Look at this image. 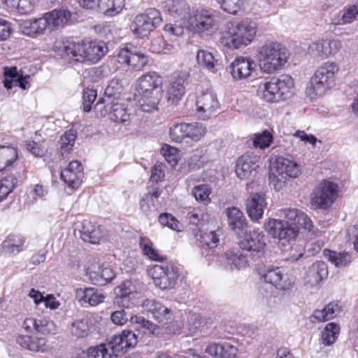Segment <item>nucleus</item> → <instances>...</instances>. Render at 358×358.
<instances>
[{
  "mask_svg": "<svg viewBox=\"0 0 358 358\" xmlns=\"http://www.w3.org/2000/svg\"><path fill=\"white\" fill-rule=\"evenodd\" d=\"M102 271L101 275L98 276L95 271H91L92 275L93 276V283L99 285H105L106 284L111 282L115 277V273L114 270L110 266H105L101 265Z\"/></svg>",
  "mask_w": 358,
  "mask_h": 358,
  "instance_id": "09e8293b",
  "label": "nucleus"
},
{
  "mask_svg": "<svg viewBox=\"0 0 358 358\" xmlns=\"http://www.w3.org/2000/svg\"><path fill=\"white\" fill-rule=\"evenodd\" d=\"M196 106L198 117L206 120L220 108V103L214 92L206 91L197 96Z\"/></svg>",
  "mask_w": 358,
  "mask_h": 358,
  "instance_id": "2eb2a0df",
  "label": "nucleus"
},
{
  "mask_svg": "<svg viewBox=\"0 0 358 358\" xmlns=\"http://www.w3.org/2000/svg\"><path fill=\"white\" fill-rule=\"evenodd\" d=\"M221 8L230 14H236L241 9L242 2L241 0H215Z\"/></svg>",
  "mask_w": 358,
  "mask_h": 358,
  "instance_id": "0e129e2a",
  "label": "nucleus"
},
{
  "mask_svg": "<svg viewBox=\"0 0 358 358\" xmlns=\"http://www.w3.org/2000/svg\"><path fill=\"white\" fill-rule=\"evenodd\" d=\"M139 334L129 330H124L121 334L113 336L106 344L112 352V355L117 357L119 353H124L127 348H134L138 343Z\"/></svg>",
  "mask_w": 358,
  "mask_h": 358,
  "instance_id": "4468645a",
  "label": "nucleus"
},
{
  "mask_svg": "<svg viewBox=\"0 0 358 358\" xmlns=\"http://www.w3.org/2000/svg\"><path fill=\"white\" fill-rule=\"evenodd\" d=\"M293 87L292 78L287 75H281L260 83L257 95L266 102H278L291 97Z\"/></svg>",
  "mask_w": 358,
  "mask_h": 358,
  "instance_id": "20e7f679",
  "label": "nucleus"
},
{
  "mask_svg": "<svg viewBox=\"0 0 358 358\" xmlns=\"http://www.w3.org/2000/svg\"><path fill=\"white\" fill-rule=\"evenodd\" d=\"M310 52L314 56L328 57L329 51L327 50V40H320L312 43L309 46Z\"/></svg>",
  "mask_w": 358,
  "mask_h": 358,
  "instance_id": "bf43d9fd",
  "label": "nucleus"
},
{
  "mask_svg": "<svg viewBox=\"0 0 358 358\" xmlns=\"http://www.w3.org/2000/svg\"><path fill=\"white\" fill-rule=\"evenodd\" d=\"M159 222L162 226L168 227L175 231H180V222L171 214H161L159 216Z\"/></svg>",
  "mask_w": 358,
  "mask_h": 358,
  "instance_id": "69168bd1",
  "label": "nucleus"
},
{
  "mask_svg": "<svg viewBox=\"0 0 358 358\" xmlns=\"http://www.w3.org/2000/svg\"><path fill=\"white\" fill-rule=\"evenodd\" d=\"M266 231L273 238H278L279 243L285 247L290 245L299 236V228L294 223H287L275 219H270L265 223Z\"/></svg>",
  "mask_w": 358,
  "mask_h": 358,
  "instance_id": "1a4fd4ad",
  "label": "nucleus"
},
{
  "mask_svg": "<svg viewBox=\"0 0 358 358\" xmlns=\"http://www.w3.org/2000/svg\"><path fill=\"white\" fill-rule=\"evenodd\" d=\"M301 170L299 164L294 161L283 157H276L272 162L269 171V184L279 191L290 178H296Z\"/></svg>",
  "mask_w": 358,
  "mask_h": 358,
  "instance_id": "6e6552de",
  "label": "nucleus"
},
{
  "mask_svg": "<svg viewBox=\"0 0 358 358\" xmlns=\"http://www.w3.org/2000/svg\"><path fill=\"white\" fill-rule=\"evenodd\" d=\"M84 173L81 164L78 161H73L69 164L66 169L61 172V178L70 187L77 188L82 183Z\"/></svg>",
  "mask_w": 358,
  "mask_h": 358,
  "instance_id": "b1692460",
  "label": "nucleus"
},
{
  "mask_svg": "<svg viewBox=\"0 0 358 358\" xmlns=\"http://www.w3.org/2000/svg\"><path fill=\"white\" fill-rule=\"evenodd\" d=\"M259 168L257 162L248 155L240 157L236 164V173L241 180H251L257 175V169Z\"/></svg>",
  "mask_w": 358,
  "mask_h": 358,
  "instance_id": "5701e85b",
  "label": "nucleus"
},
{
  "mask_svg": "<svg viewBox=\"0 0 358 358\" xmlns=\"http://www.w3.org/2000/svg\"><path fill=\"white\" fill-rule=\"evenodd\" d=\"M340 331L339 326L334 323H328L322 334V343L325 345L334 343Z\"/></svg>",
  "mask_w": 358,
  "mask_h": 358,
  "instance_id": "de8ad7c7",
  "label": "nucleus"
},
{
  "mask_svg": "<svg viewBox=\"0 0 358 358\" xmlns=\"http://www.w3.org/2000/svg\"><path fill=\"white\" fill-rule=\"evenodd\" d=\"M358 16V1L354 4L346 6L336 17V24H347L352 22Z\"/></svg>",
  "mask_w": 358,
  "mask_h": 358,
  "instance_id": "79ce46f5",
  "label": "nucleus"
},
{
  "mask_svg": "<svg viewBox=\"0 0 358 358\" xmlns=\"http://www.w3.org/2000/svg\"><path fill=\"white\" fill-rule=\"evenodd\" d=\"M280 217L282 218L279 221H284L287 223H294L299 227H302L305 230L315 234L314 226L310 219L302 211L296 208H283L279 212Z\"/></svg>",
  "mask_w": 358,
  "mask_h": 358,
  "instance_id": "f3484780",
  "label": "nucleus"
},
{
  "mask_svg": "<svg viewBox=\"0 0 358 358\" xmlns=\"http://www.w3.org/2000/svg\"><path fill=\"white\" fill-rule=\"evenodd\" d=\"M108 48L103 42L87 41L76 43L67 41L64 44L63 52L78 62L96 63L107 52Z\"/></svg>",
  "mask_w": 358,
  "mask_h": 358,
  "instance_id": "39448f33",
  "label": "nucleus"
},
{
  "mask_svg": "<svg viewBox=\"0 0 358 358\" xmlns=\"http://www.w3.org/2000/svg\"><path fill=\"white\" fill-rule=\"evenodd\" d=\"M122 90V81L117 78L112 79L105 90L104 97L98 100L96 106L103 103H113V101H120V94Z\"/></svg>",
  "mask_w": 358,
  "mask_h": 358,
  "instance_id": "2f4dec72",
  "label": "nucleus"
},
{
  "mask_svg": "<svg viewBox=\"0 0 358 358\" xmlns=\"http://www.w3.org/2000/svg\"><path fill=\"white\" fill-rule=\"evenodd\" d=\"M187 28L194 33L208 31L217 25L216 16L212 10L196 9L192 10L187 19Z\"/></svg>",
  "mask_w": 358,
  "mask_h": 358,
  "instance_id": "f8f14e48",
  "label": "nucleus"
},
{
  "mask_svg": "<svg viewBox=\"0 0 358 358\" xmlns=\"http://www.w3.org/2000/svg\"><path fill=\"white\" fill-rule=\"evenodd\" d=\"M283 271L284 270L280 267L268 268L262 278L265 282L273 285L278 289H289L293 287L294 282L292 278Z\"/></svg>",
  "mask_w": 358,
  "mask_h": 358,
  "instance_id": "a211bd4d",
  "label": "nucleus"
},
{
  "mask_svg": "<svg viewBox=\"0 0 358 358\" xmlns=\"http://www.w3.org/2000/svg\"><path fill=\"white\" fill-rule=\"evenodd\" d=\"M70 17L71 13L67 10L55 9L41 17L24 21L21 26L22 31L25 35L35 37L43 34L48 27L63 26Z\"/></svg>",
  "mask_w": 358,
  "mask_h": 358,
  "instance_id": "0eeeda50",
  "label": "nucleus"
},
{
  "mask_svg": "<svg viewBox=\"0 0 358 358\" xmlns=\"http://www.w3.org/2000/svg\"><path fill=\"white\" fill-rule=\"evenodd\" d=\"M105 113H108L110 118L116 122L126 123L130 120V114L123 103L119 101H113V103H103Z\"/></svg>",
  "mask_w": 358,
  "mask_h": 358,
  "instance_id": "c756f323",
  "label": "nucleus"
},
{
  "mask_svg": "<svg viewBox=\"0 0 358 358\" xmlns=\"http://www.w3.org/2000/svg\"><path fill=\"white\" fill-rule=\"evenodd\" d=\"M220 231H210L209 232L199 231V234L196 235V238L198 244L201 246H207L209 248H216L220 241Z\"/></svg>",
  "mask_w": 358,
  "mask_h": 358,
  "instance_id": "58836bf2",
  "label": "nucleus"
},
{
  "mask_svg": "<svg viewBox=\"0 0 358 358\" xmlns=\"http://www.w3.org/2000/svg\"><path fill=\"white\" fill-rule=\"evenodd\" d=\"M229 228L237 235L240 236L246 232L248 224L242 211L236 207L229 208L226 210Z\"/></svg>",
  "mask_w": 358,
  "mask_h": 358,
  "instance_id": "bb28decb",
  "label": "nucleus"
},
{
  "mask_svg": "<svg viewBox=\"0 0 358 358\" xmlns=\"http://www.w3.org/2000/svg\"><path fill=\"white\" fill-rule=\"evenodd\" d=\"M23 328L28 332H37L42 334H55L57 330V326L54 322L47 317L26 318L23 322Z\"/></svg>",
  "mask_w": 358,
  "mask_h": 358,
  "instance_id": "4be33fe9",
  "label": "nucleus"
},
{
  "mask_svg": "<svg viewBox=\"0 0 358 358\" xmlns=\"http://www.w3.org/2000/svg\"><path fill=\"white\" fill-rule=\"evenodd\" d=\"M172 45L167 43L164 38L157 37L154 38L150 45V50L155 53L167 54L172 50Z\"/></svg>",
  "mask_w": 358,
  "mask_h": 358,
  "instance_id": "13d9d810",
  "label": "nucleus"
},
{
  "mask_svg": "<svg viewBox=\"0 0 358 358\" xmlns=\"http://www.w3.org/2000/svg\"><path fill=\"white\" fill-rule=\"evenodd\" d=\"M117 62L122 64H127L133 70L140 71L148 64V56L141 51L124 48L120 50L117 54Z\"/></svg>",
  "mask_w": 358,
  "mask_h": 358,
  "instance_id": "dca6fc26",
  "label": "nucleus"
},
{
  "mask_svg": "<svg viewBox=\"0 0 358 358\" xmlns=\"http://www.w3.org/2000/svg\"><path fill=\"white\" fill-rule=\"evenodd\" d=\"M138 103L141 110L150 113L157 108L162 97V78L155 71L144 73L138 79Z\"/></svg>",
  "mask_w": 358,
  "mask_h": 358,
  "instance_id": "f257e3e1",
  "label": "nucleus"
},
{
  "mask_svg": "<svg viewBox=\"0 0 358 358\" xmlns=\"http://www.w3.org/2000/svg\"><path fill=\"white\" fill-rule=\"evenodd\" d=\"M257 32L255 22L245 19L242 21L229 22L222 32L220 41L222 45L229 48L237 49L241 45L251 43Z\"/></svg>",
  "mask_w": 358,
  "mask_h": 358,
  "instance_id": "f03ea898",
  "label": "nucleus"
},
{
  "mask_svg": "<svg viewBox=\"0 0 358 358\" xmlns=\"http://www.w3.org/2000/svg\"><path fill=\"white\" fill-rule=\"evenodd\" d=\"M338 186L333 182L324 180L315 189L311 196V204L317 208H327L334 201Z\"/></svg>",
  "mask_w": 358,
  "mask_h": 358,
  "instance_id": "ddd939ff",
  "label": "nucleus"
},
{
  "mask_svg": "<svg viewBox=\"0 0 358 358\" xmlns=\"http://www.w3.org/2000/svg\"><path fill=\"white\" fill-rule=\"evenodd\" d=\"M134 287L131 281H124L116 290L114 302L119 306H127L130 295L133 294Z\"/></svg>",
  "mask_w": 358,
  "mask_h": 358,
  "instance_id": "37998d69",
  "label": "nucleus"
},
{
  "mask_svg": "<svg viewBox=\"0 0 358 358\" xmlns=\"http://www.w3.org/2000/svg\"><path fill=\"white\" fill-rule=\"evenodd\" d=\"M68 330L69 334L76 338L86 337L90 333L89 320L87 318L76 320L71 323Z\"/></svg>",
  "mask_w": 358,
  "mask_h": 358,
  "instance_id": "4c0bfd02",
  "label": "nucleus"
},
{
  "mask_svg": "<svg viewBox=\"0 0 358 358\" xmlns=\"http://www.w3.org/2000/svg\"><path fill=\"white\" fill-rule=\"evenodd\" d=\"M245 236L239 241L240 248L245 252V255L251 259L262 258L265 252L266 243L265 236L262 232L253 230L244 233Z\"/></svg>",
  "mask_w": 358,
  "mask_h": 358,
  "instance_id": "9b49d317",
  "label": "nucleus"
},
{
  "mask_svg": "<svg viewBox=\"0 0 358 358\" xmlns=\"http://www.w3.org/2000/svg\"><path fill=\"white\" fill-rule=\"evenodd\" d=\"M153 282L161 289H169L175 287L179 277V269L173 264L154 265L148 269Z\"/></svg>",
  "mask_w": 358,
  "mask_h": 358,
  "instance_id": "9d476101",
  "label": "nucleus"
},
{
  "mask_svg": "<svg viewBox=\"0 0 358 358\" xmlns=\"http://www.w3.org/2000/svg\"><path fill=\"white\" fill-rule=\"evenodd\" d=\"M140 15L141 16H145L147 17L146 21L149 23L154 24V27L156 28L160 26L162 22L160 12L155 8H148Z\"/></svg>",
  "mask_w": 358,
  "mask_h": 358,
  "instance_id": "e2e57ef3",
  "label": "nucleus"
},
{
  "mask_svg": "<svg viewBox=\"0 0 358 358\" xmlns=\"http://www.w3.org/2000/svg\"><path fill=\"white\" fill-rule=\"evenodd\" d=\"M17 182V180L13 176H8L0 180V202L13 190Z\"/></svg>",
  "mask_w": 358,
  "mask_h": 358,
  "instance_id": "603ef678",
  "label": "nucleus"
},
{
  "mask_svg": "<svg viewBox=\"0 0 358 358\" xmlns=\"http://www.w3.org/2000/svg\"><path fill=\"white\" fill-rule=\"evenodd\" d=\"M99 3V12L105 16L113 17L122 11L124 0H101Z\"/></svg>",
  "mask_w": 358,
  "mask_h": 358,
  "instance_id": "e433bc0d",
  "label": "nucleus"
},
{
  "mask_svg": "<svg viewBox=\"0 0 358 358\" xmlns=\"http://www.w3.org/2000/svg\"><path fill=\"white\" fill-rule=\"evenodd\" d=\"M188 123H179L173 124L169 129L170 137L175 142H181L187 138Z\"/></svg>",
  "mask_w": 358,
  "mask_h": 358,
  "instance_id": "864d4df0",
  "label": "nucleus"
},
{
  "mask_svg": "<svg viewBox=\"0 0 358 358\" xmlns=\"http://www.w3.org/2000/svg\"><path fill=\"white\" fill-rule=\"evenodd\" d=\"M97 96L96 90L94 89L86 88L83 92V105L85 112H90L92 105Z\"/></svg>",
  "mask_w": 358,
  "mask_h": 358,
  "instance_id": "680f3d73",
  "label": "nucleus"
},
{
  "mask_svg": "<svg viewBox=\"0 0 358 358\" xmlns=\"http://www.w3.org/2000/svg\"><path fill=\"white\" fill-rule=\"evenodd\" d=\"M16 148L11 146H0V172L10 166L17 158Z\"/></svg>",
  "mask_w": 358,
  "mask_h": 358,
  "instance_id": "a19ab883",
  "label": "nucleus"
},
{
  "mask_svg": "<svg viewBox=\"0 0 358 358\" xmlns=\"http://www.w3.org/2000/svg\"><path fill=\"white\" fill-rule=\"evenodd\" d=\"M340 311V306L337 303L330 302L323 309L315 310L310 317V321L312 322L327 321L336 316Z\"/></svg>",
  "mask_w": 358,
  "mask_h": 358,
  "instance_id": "f704fd0d",
  "label": "nucleus"
},
{
  "mask_svg": "<svg viewBox=\"0 0 358 358\" xmlns=\"http://www.w3.org/2000/svg\"><path fill=\"white\" fill-rule=\"evenodd\" d=\"M130 322L134 325V331H132L135 332L136 334H140L138 341L142 340L144 335L158 336L161 333V328L158 325H156L142 316H132L130 319Z\"/></svg>",
  "mask_w": 358,
  "mask_h": 358,
  "instance_id": "393cba45",
  "label": "nucleus"
},
{
  "mask_svg": "<svg viewBox=\"0 0 358 358\" xmlns=\"http://www.w3.org/2000/svg\"><path fill=\"white\" fill-rule=\"evenodd\" d=\"M76 296L80 301L88 303L91 306H96L102 303L105 299L101 291L92 287L77 289Z\"/></svg>",
  "mask_w": 358,
  "mask_h": 358,
  "instance_id": "473e14b6",
  "label": "nucleus"
},
{
  "mask_svg": "<svg viewBox=\"0 0 358 358\" xmlns=\"http://www.w3.org/2000/svg\"><path fill=\"white\" fill-rule=\"evenodd\" d=\"M323 255L336 267L343 268L348 266L352 262L351 255L346 252H336L325 249Z\"/></svg>",
  "mask_w": 358,
  "mask_h": 358,
  "instance_id": "c9c22d12",
  "label": "nucleus"
},
{
  "mask_svg": "<svg viewBox=\"0 0 358 358\" xmlns=\"http://www.w3.org/2000/svg\"><path fill=\"white\" fill-rule=\"evenodd\" d=\"M210 193L211 188L206 184L197 185L192 190V194L195 199L204 205H207L210 202V198L209 196Z\"/></svg>",
  "mask_w": 358,
  "mask_h": 358,
  "instance_id": "3c124183",
  "label": "nucleus"
},
{
  "mask_svg": "<svg viewBox=\"0 0 358 358\" xmlns=\"http://www.w3.org/2000/svg\"><path fill=\"white\" fill-rule=\"evenodd\" d=\"M187 128V138L194 141H199L204 136L206 132V127L201 123L199 122L188 124Z\"/></svg>",
  "mask_w": 358,
  "mask_h": 358,
  "instance_id": "5fc2aeb1",
  "label": "nucleus"
},
{
  "mask_svg": "<svg viewBox=\"0 0 358 358\" xmlns=\"http://www.w3.org/2000/svg\"><path fill=\"white\" fill-rule=\"evenodd\" d=\"M273 140V136L271 132L267 130H264L262 133L255 134L253 140V145L255 148H259L260 149H264L270 145Z\"/></svg>",
  "mask_w": 358,
  "mask_h": 358,
  "instance_id": "4d7b16f0",
  "label": "nucleus"
},
{
  "mask_svg": "<svg viewBox=\"0 0 358 358\" xmlns=\"http://www.w3.org/2000/svg\"><path fill=\"white\" fill-rule=\"evenodd\" d=\"M338 71L334 63L326 62L320 66L307 84L306 95L311 99L323 95L335 85V76Z\"/></svg>",
  "mask_w": 358,
  "mask_h": 358,
  "instance_id": "423d86ee",
  "label": "nucleus"
},
{
  "mask_svg": "<svg viewBox=\"0 0 358 358\" xmlns=\"http://www.w3.org/2000/svg\"><path fill=\"white\" fill-rule=\"evenodd\" d=\"M237 348L229 343L221 344L220 358H235L237 354Z\"/></svg>",
  "mask_w": 358,
  "mask_h": 358,
  "instance_id": "774afa93",
  "label": "nucleus"
},
{
  "mask_svg": "<svg viewBox=\"0 0 358 358\" xmlns=\"http://www.w3.org/2000/svg\"><path fill=\"white\" fill-rule=\"evenodd\" d=\"M164 8L169 15L173 17H180L189 10V6L185 0H166Z\"/></svg>",
  "mask_w": 358,
  "mask_h": 358,
  "instance_id": "a18cd8bd",
  "label": "nucleus"
},
{
  "mask_svg": "<svg viewBox=\"0 0 358 358\" xmlns=\"http://www.w3.org/2000/svg\"><path fill=\"white\" fill-rule=\"evenodd\" d=\"M288 50L281 43L267 41L261 45L257 52L259 69L266 73H273L280 70L287 62Z\"/></svg>",
  "mask_w": 358,
  "mask_h": 358,
  "instance_id": "7ed1b4c3",
  "label": "nucleus"
},
{
  "mask_svg": "<svg viewBox=\"0 0 358 358\" xmlns=\"http://www.w3.org/2000/svg\"><path fill=\"white\" fill-rule=\"evenodd\" d=\"M4 76V86L8 90L11 89L13 86H19L23 90L29 89L30 87V76H24L22 73L17 71L16 67L6 70Z\"/></svg>",
  "mask_w": 358,
  "mask_h": 358,
  "instance_id": "cd10ccee",
  "label": "nucleus"
},
{
  "mask_svg": "<svg viewBox=\"0 0 358 358\" xmlns=\"http://www.w3.org/2000/svg\"><path fill=\"white\" fill-rule=\"evenodd\" d=\"M145 16H141L140 14L137 15L131 23V29L137 37L144 38L148 37L150 34L156 29L154 24L149 23L146 21Z\"/></svg>",
  "mask_w": 358,
  "mask_h": 358,
  "instance_id": "72a5a7b5",
  "label": "nucleus"
},
{
  "mask_svg": "<svg viewBox=\"0 0 358 358\" xmlns=\"http://www.w3.org/2000/svg\"><path fill=\"white\" fill-rule=\"evenodd\" d=\"M328 274L327 267L323 262H316L308 267L304 278L305 282L310 287L319 284Z\"/></svg>",
  "mask_w": 358,
  "mask_h": 358,
  "instance_id": "c85d7f7f",
  "label": "nucleus"
},
{
  "mask_svg": "<svg viewBox=\"0 0 358 358\" xmlns=\"http://www.w3.org/2000/svg\"><path fill=\"white\" fill-rule=\"evenodd\" d=\"M188 78L187 73L180 72L171 81L167 89L166 97L171 104H177L185 94L186 86L188 85Z\"/></svg>",
  "mask_w": 358,
  "mask_h": 358,
  "instance_id": "6ab92c4d",
  "label": "nucleus"
},
{
  "mask_svg": "<svg viewBox=\"0 0 358 358\" xmlns=\"http://www.w3.org/2000/svg\"><path fill=\"white\" fill-rule=\"evenodd\" d=\"M89 358H112V352L106 343L91 347L87 350Z\"/></svg>",
  "mask_w": 358,
  "mask_h": 358,
  "instance_id": "6e6d98bb",
  "label": "nucleus"
},
{
  "mask_svg": "<svg viewBox=\"0 0 358 358\" xmlns=\"http://www.w3.org/2000/svg\"><path fill=\"white\" fill-rule=\"evenodd\" d=\"M76 139V131L73 129L66 131L60 138V152L62 155L69 152Z\"/></svg>",
  "mask_w": 358,
  "mask_h": 358,
  "instance_id": "8fccbe9b",
  "label": "nucleus"
},
{
  "mask_svg": "<svg viewBox=\"0 0 358 358\" xmlns=\"http://www.w3.org/2000/svg\"><path fill=\"white\" fill-rule=\"evenodd\" d=\"M24 243L22 237L19 236H9L6 240L3 242V248L10 252L18 251Z\"/></svg>",
  "mask_w": 358,
  "mask_h": 358,
  "instance_id": "052dcab7",
  "label": "nucleus"
},
{
  "mask_svg": "<svg viewBox=\"0 0 358 358\" xmlns=\"http://www.w3.org/2000/svg\"><path fill=\"white\" fill-rule=\"evenodd\" d=\"M139 245L143 254L150 259L162 262L165 259L164 257L154 248L153 243L149 238L141 237Z\"/></svg>",
  "mask_w": 358,
  "mask_h": 358,
  "instance_id": "c03bdc74",
  "label": "nucleus"
},
{
  "mask_svg": "<svg viewBox=\"0 0 358 358\" xmlns=\"http://www.w3.org/2000/svg\"><path fill=\"white\" fill-rule=\"evenodd\" d=\"M255 63L250 57H237L229 66V69L236 80L249 78L255 70Z\"/></svg>",
  "mask_w": 358,
  "mask_h": 358,
  "instance_id": "aec40b11",
  "label": "nucleus"
},
{
  "mask_svg": "<svg viewBox=\"0 0 358 358\" xmlns=\"http://www.w3.org/2000/svg\"><path fill=\"white\" fill-rule=\"evenodd\" d=\"M79 233L84 242L92 244H99L103 238V231L101 226L88 220L82 222Z\"/></svg>",
  "mask_w": 358,
  "mask_h": 358,
  "instance_id": "a878e982",
  "label": "nucleus"
},
{
  "mask_svg": "<svg viewBox=\"0 0 358 358\" xmlns=\"http://www.w3.org/2000/svg\"><path fill=\"white\" fill-rule=\"evenodd\" d=\"M19 1L15 10L22 15H28L34 11L38 0H19Z\"/></svg>",
  "mask_w": 358,
  "mask_h": 358,
  "instance_id": "338daca9",
  "label": "nucleus"
},
{
  "mask_svg": "<svg viewBox=\"0 0 358 358\" xmlns=\"http://www.w3.org/2000/svg\"><path fill=\"white\" fill-rule=\"evenodd\" d=\"M17 343L23 348L32 352H46L48 349L45 338H38L28 335H20L17 337Z\"/></svg>",
  "mask_w": 358,
  "mask_h": 358,
  "instance_id": "7c9ffc66",
  "label": "nucleus"
},
{
  "mask_svg": "<svg viewBox=\"0 0 358 358\" xmlns=\"http://www.w3.org/2000/svg\"><path fill=\"white\" fill-rule=\"evenodd\" d=\"M197 63L212 72L217 71L216 66L217 61L215 59L213 55L209 51L205 50H199L196 55Z\"/></svg>",
  "mask_w": 358,
  "mask_h": 358,
  "instance_id": "49530a36",
  "label": "nucleus"
},
{
  "mask_svg": "<svg viewBox=\"0 0 358 358\" xmlns=\"http://www.w3.org/2000/svg\"><path fill=\"white\" fill-rule=\"evenodd\" d=\"M226 259L227 266L229 269H241L245 268L248 265V257L245 255H243L241 252H234L232 251H228L224 255Z\"/></svg>",
  "mask_w": 358,
  "mask_h": 358,
  "instance_id": "ea45409f",
  "label": "nucleus"
},
{
  "mask_svg": "<svg viewBox=\"0 0 358 358\" xmlns=\"http://www.w3.org/2000/svg\"><path fill=\"white\" fill-rule=\"evenodd\" d=\"M267 206L265 194L263 192L251 194L247 199L246 210L252 220L257 221L263 217Z\"/></svg>",
  "mask_w": 358,
  "mask_h": 358,
  "instance_id": "412c9836",
  "label": "nucleus"
}]
</instances>
